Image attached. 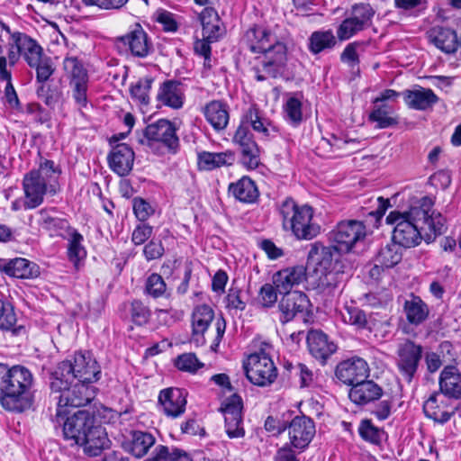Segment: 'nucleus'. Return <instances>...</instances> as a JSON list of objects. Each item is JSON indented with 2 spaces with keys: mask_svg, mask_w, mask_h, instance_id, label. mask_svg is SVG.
<instances>
[{
  "mask_svg": "<svg viewBox=\"0 0 461 461\" xmlns=\"http://www.w3.org/2000/svg\"><path fill=\"white\" fill-rule=\"evenodd\" d=\"M383 394L382 388L372 380H362L354 384L348 393L349 399L357 405H365L378 400Z\"/></svg>",
  "mask_w": 461,
  "mask_h": 461,
  "instance_id": "obj_31",
  "label": "nucleus"
},
{
  "mask_svg": "<svg viewBox=\"0 0 461 461\" xmlns=\"http://www.w3.org/2000/svg\"><path fill=\"white\" fill-rule=\"evenodd\" d=\"M39 225L49 231L50 236H63V231H70L73 228L69 226L67 220L50 215L46 209L39 211Z\"/></svg>",
  "mask_w": 461,
  "mask_h": 461,
  "instance_id": "obj_45",
  "label": "nucleus"
},
{
  "mask_svg": "<svg viewBox=\"0 0 461 461\" xmlns=\"http://www.w3.org/2000/svg\"><path fill=\"white\" fill-rule=\"evenodd\" d=\"M177 127L167 119H159L146 126L141 144L149 146L155 153L175 155L180 149V140L176 134Z\"/></svg>",
  "mask_w": 461,
  "mask_h": 461,
  "instance_id": "obj_8",
  "label": "nucleus"
},
{
  "mask_svg": "<svg viewBox=\"0 0 461 461\" xmlns=\"http://www.w3.org/2000/svg\"><path fill=\"white\" fill-rule=\"evenodd\" d=\"M393 109L388 104L378 105L375 104V108L369 114V120L377 123V127L384 129L396 125L398 123L397 118L393 116Z\"/></svg>",
  "mask_w": 461,
  "mask_h": 461,
  "instance_id": "obj_51",
  "label": "nucleus"
},
{
  "mask_svg": "<svg viewBox=\"0 0 461 461\" xmlns=\"http://www.w3.org/2000/svg\"><path fill=\"white\" fill-rule=\"evenodd\" d=\"M403 96L409 107L416 110H426L438 101V97L429 88L406 90L403 92Z\"/></svg>",
  "mask_w": 461,
  "mask_h": 461,
  "instance_id": "obj_42",
  "label": "nucleus"
},
{
  "mask_svg": "<svg viewBox=\"0 0 461 461\" xmlns=\"http://www.w3.org/2000/svg\"><path fill=\"white\" fill-rule=\"evenodd\" d=\"M72 91V97L79 107H86L88 81L69 84Z\"/></svg>",
  "mask_w": 461,
  "mask_h": 461,
  "instance_id": "obj_62",
  "label": "nucleus"
},
{
  "mask_svg": "<svg viewBox=\"0 0 461 461\" xmlns=\"http://www.w3.org/2000/svg\"><path fill=\"white\" fill-rule=\"evenodd\" d=\"M258 64L252 67L255 77L261 82L268 77L276 78L279 77L286 61V48L281 42H276L273 49L263 53V56L257 58Z\"/></svg>",
  "mask_w": 461,
  "mask_h": 461,
  "instance_id": "obj_14",
  "label": "nucleus"
},
{
  "mask_svg": "<svg viewBox=\"0 0 461 461\" xmlns=\"http://www.w3.org/2000/svg\"><path fill=\"white\" fill-rule=\"evenodd\" d=\"M225 302L226 308L235 312H243L247 306L245 293L241 289L234 286L229 289Z\"/></svg>",
  "mask_w": 461,
  "mask_h": 461,
  "instance_id": "obj_55",
  "label": "nucleus"
},
{
  "mask_svg": "<svg viewBox=\"0 0 461 461\" xmlns=\"http://www.w3.org/2000/svg\"><path fill=\"white\" fill-rule=\"evenodd\" d=\"M158 403L167 416L179 417L185 410L186 392L180 388L164 389L159 393Z\"/></svg>",
  "mask_w": 461,
  "mask_h": 461,
  "instance_id": "obj_25",
  "label": "nucleus"
},
{
  "mask_svg": "<svg viewBox=\"0 0 461 461\" xmlns=\"http://www.w3.org/2000/svg\"><path fill=\"white\" fill-rule=\"evenodd\" d=\"M347 276L344 271L330 269L321 273L319 286L329 294L344 285Z\"/></svg>",
  "mask_w": 461,
  "mask_h": 461,
  "instance_id": "obj_49",
  "label": "nucleus"
},
{
  "mask_svg": "<svg viewBox=\"0 0 461 461\" xmlns=\"http://www.w3.org/2000/svg\"><path fill=\"white\" fill-rule=\"evenodd\" d=\"M306 280V267L294 266L277 271L273 276V283L279 294L292 293L294 286L299 285Z\"/></svg>",
  "mask_w": 461,
  "mask_h": 461,
  "instance_id": "obj_26",
  "label": "nucleus"
},
{
  "mask_svg": "<svg viewBox=\"0 0 461 461\" xmlns=\"http://www.w3.org/2000/svg\"><path fill=\"white\" fill-rule=\"evenodd\" d=\"M185 94L181 83L176 80L164 81L158 91L157 101L172 109H180L184 105Z\"/></svg>",
  "mask_w": 461,
  "mask_h": 461,
  "instance_id": "obj_30",
  "label": "nucleus"
},
{
  "mask_svg": "<svg viewBox=\"0 0 461 461\" xmlns=\"http://www.w3.org/2000/svg\"><path fill=\"white\" fill-rule=\"evenodd\" d=\"M132 203L133 212L136 218L141 222H144L154 212L151 205L140 197H135Z\"/></svg>",
  "mask_w": 461,
  "mask_h": 461,
  "instance_id": "obj_63",
  "label": "nucleus"
},
{
  "mask_svg": "<svg viewBox=\"0 0 461 461\" xmlns=\"http://www.w3.org/2000/svg\"><path fill=\"white\" fill-rule=\"evenodd\" d=\"M17 321L14 307L10 303L0 300V329L10 330L13 335L18 336L25 331L23 325L15 327Z\"/></svg>",
  "mask_w": 461,
  "mask_h": 461,
  "instance_id": "obj_47",
  "label": "nucleus"
},
{
  "mask_svg": "<svg viewBox=\"0 0 461 461\" xmlns=\"http://www.w3.org/2000/svg\"><path fill=\"white\" fill-rule=\"evenodd\" d=\"M116 46L123 50H130L138 58H145L151 50V44L148 41V35L140 24L136 23L124 35L116 39Z\"/></svg>",
  "mask_w": 461,
  "mask_h": 461,
  "instance_id": "obj_21",
  "label": "nucleus"
},
{
  "mask_svg": "<svg viewBox=\"0 0 461 461\" xmlns=\"http://www.w3.org/2000/svg\"><path fill=\"white\" fill-rule=\"evenodd\" d=\"M60 174L59 167L50 159H41L37 169L26 173L23 178V209H35L42 204L46 194L55 195L59 191Z\"/></svg>",
  "mask_w": 461,
  "mask_h": 461,
  "instance_id": "obj_4",
  "label": "nucleus"
},
{
  "mask_svg": "<svg viewBox=\"0 0 461 461\" xmlns=\"http://www.w3.org/2000/svg\"><path fill=\"white\" fill-rule=\"evenodd\" d=\"M155 21L162 26L164 32H176L178 29V22L176 14L164 9H158L155 14Z\"/></svg>",
  "mask_w": 461,
  "mask_h": 461,
  "instance_id": "obj_57",
  "label": "nucleus"
},
{
  "mask_svg": "<svg viewBox=\"0 0 461 461\" xmlns=\"http://www.w3.org/2000/svg\"><path fill=\"white\" fill-rule=\"evenodd\" d=\"M232 142L240 152L241 163L244 167L255 169L259 166L260 149L249 129L240 123L233 135Z\"/></svg>",
  "mask_w": 461,
  "mask_h": 461,
  "instance_id": "obj_18",
  "label": "nucleus"
},
{
  "mask_svg": "<svg viewBox=\"0 0 461 461\" xmlns=\"http://www.w3.org/2000/svg\"><path fill=\"white\" fill-rule=\"evenodd\" d=\"M134 159L135 153L126 143L116 144L107 156L109 167L120 176H126L131 173Z\"/></svg>",
  "mask_w": 461,
  "mask_h": 461,
  "instance_id": "obj_23",
  "label": "nucleus"
},
{
  "mask_svg": "<svg viewBox=\"0 0 461 461\" xmlns=\"http://www.w3.org/2000/svg\"><path fill=\"white\" fill-rule=\"evenodd\" d=\"M152 233L153 227L145 222H141L134 228L131 233V242L135 246L142 245L151 237Z\"/></svg>",
  "mask_w": 461,
  "mask_h": 461,
  "instance_id": "obj_64",
  "label": "nucleus"
},
{
  "mask_svg": "<svg viewBox=\"0 0 461 461\" xmlns=\"http://www.w3.org/2000/svg\"><path fill=\"white\" fill-rule=\"evenodd\" d=\"M145 291L153 298L163 296L166 294L167 285L162 276L156 273L151 274L147 278Z\"/></svg>",
  "mask_w": 461,
  "mask_h": 461,
  "instance_id": "obj_56",
  "label": "nucleus"
},
{
  "mask_svg": "<svg viewBox=\"0 0 461 461\" xmlns=\"http://www.w3.org/2000/svg\"><path fill=\"white\" fill-rule=\"evenodd\" d=\"M366 236V227L363 221L347 220L339 221L330 231V241L342 253H348L354 246L363 241Z\"/></svg>",
  "mask_w": 461,
  "mask_h": 461,
  "instance_id": "obj_12",
  "label": "nucleus"
},
{
  "mask_svg": "<svg viewBox=\"0 0 461 461\" xmlns=\"http://www.w3.org/2000/svg\"><path fill=\"white\" fill-rule=\"evenodd\" d=\"M54 72L55 68L53 66L50 68V74H47L43 78H39L38 74H36V82L38 84L36 88L37 96L50 108H54L62 100L63 96L60 87L49 81Z\"/></svg>",
  "mask_w": 461,
  "mask_h": 461,
  "instance_id": "obj_36",
  "label": "nucleus"
},
{
  "mask_svg": "<svg viewBox=\"0 0 461 461\" xmlns=\"http://www.w3.org/2000/svg\"><path fill=\"white\" fill-rule=\"evenodd\" d=\"M307 344L310 353L319 359L321 364L337 350V346L329 341L328 336L321 330H311L307 335Z\"/></svg>",
  "mask_w": 461,
  "mask_h": 461,
  "instance_id": "obj_29",
  "label": "nucleus"
},
{
  "mask_svg": "<svg viewBox=\"0 0 461 461\" xmlns=\"http://www.w3.org/2000/svg\"><path fill=\"white\" fill-rule=\"evenodd\" d=\"M439 390L448 398L461 399V373L456 366H447L441 371Z\"/></svg>",
  "mask_w": 461,
  "mask_h": 461,
  "instance_id": "obj_34",
  "label": "nucleus"
},
{
  "mask_svg": "<svg viewBox=\"0 0 461 461\" xmlns=\"http://www.w3.org/2000/svg\"><path fill=\"white\" fill-rule=\"evenodd\" d=\"M68 257L74 267L78 269L79 263L86 257V250L82 242L84 238L76 229L68 232Z\"/></svg>",
  "mask_w": 461,
  "mask_h": 461,
  "instance_id": "obj_46",
  "label": "nucleus"
},
{
  "mask_svg": "<svg viewBox=\"0 0 461 461\" xmlns=\"http://www.w3.org/2000/svg\"><path fill=\"white\" fill-rule=\"evenodd\" d=\"M101 369L89 353H76L73 361H62L50 375V387L55 391L66 385V380L94 384L99 380Z\"/></svg>",
  "mask_w": 461,
  "mask_h": 461,
  "instance_id": "obj_5",
  "label": "nucleus"
},
{
  "mask_svg": "<svg viewBox=\"0 0 461 461\" xmlns=\"http://www.w3.org/2000/svg\"><path fill=\"white\" fill-rule=\"evenodd\" d=\"M279 212L284 229L291 230L298 240H312L320 233V226L312 221L313 211L311 206H299L288 197L281 203Z\"/></svg>",
  "mask_w": 461,
  "mask_h": 461,
  "instance_id": "obj_6",
  "label": "nucleus"
},
{
  "mask_svg": "<svg viewBox=\"0 0 461 461\" xmlns=\"http://www.w3.org/2000/svg\"><path fill=\"white\" fill-rule=\"evenodd\" d=\"M154 79L150 77L140 78L130 88L131 96L140 104L148 105L149 103V91Z\"/></svg>",
  "mask_w": 461,
  "mask_h": 461,
  "instance_id": "obj_53",
  "label": "nucleus"
},
{
  "mask_svg": "<svg viewBox=\"0 0 461 461\" xmlns=\"http://www.w3.org/2000/svg\"><path fill=\"white\" fill-rule=\"evenodd\" d=\"M286 429L288 444L298 453H303L309 447L316 433L314 421L305 415L295 416Z\"/></svg>",
  "mask_w": 461,
  "mask_h": 461,
  "instance_id": "obj_19",
  "label": "nucleus"
},
{
  "mask_svg": "<svg viewBox=\"0 0 461 461\" xmlns=\"http://www.w3.org/2000/svg\"><path fill=\"white\" fill-rule=\"evenodd\" d=\"M156 443L155 437L148 431L131 430L130 435L122 442L123 450L131 456L143 457Z\"/></svg>",
  "mask_w": 461,
  "mask_h": 461,
  "instance_id": "obj_28",
  "label": "nucleus"
},
{
  "mask_svg": "<svg viewBox=\"0 0 461 461\" xmlns=\"http://www.w3.org/2000/svg\"><path fill=\"white\" fill-rule=\"evenodd\" d=\"M175 365L179 370L190 373H195L203 366L194 353H185L178 356Z\"/></svg>",
  "mask_w": 461,
  "mask_h": 461,
  "instance_id": "obj_58",
  "label": "nucleus"
},
{
  "mask_svg": "<svg viewBox=\"0 0 461 461\" xmlns=\"http://www.w3.org/2000/svg\"><path fill=\"white\" fill-rule=\"evenodd\" d=\"M247 378L255 385H271L277 377V368L270 356L260 349L249 356L244 363Z\"/></svg>",
  "mask_w": 461,
  "mask_h": 461,
  "instance_id": "obj_11",
  "label": "nucleus"
},
{
  "mask_svg": "<svg viewBox=\"0 0 461 461\" xmlns=\"http://www.w3.org/2000/svg\"><path fill=\"white\" fill-rule=\"evenodd\" d=\"M207 122L217 131L224 130L230 120L229 106L220 100L209 102L203 109Z\"/></svg>",
  "mask_w": 461,
  "mask_h": 461,
  "instance_id": "obj_33",
  "label": "nucleus"
},
{
  "mask_svg": "<svg viewBox=\"0 0 461 461\" xmlns=\"http://www.w3.org/2000/svg\"><path fill=\"white\" fill-rule=\"evenodd\" d=\"M336 42V38L330 30L314 32L309 39V50L313 54H319L325 50L332 49Z\"/></svg>",
  "mask_w": 461,
  "mask_h": 461,
  "instance_id": "obj_50",
  "label": "nucleus"
},
{
  "mask_svg": "<svg viewBox=\"0 0 461 461\" xmlns=\"http://www.w3.org/2000/svg\"><path fill=\"white\" fill-rule=\"evenodd\" d=\"M434 201L429 196L413 198L404 212L392 211L386 222L393 225V241L403 248H412L424 240L433 241L446 230V220L440 213L431 212Z\"/></svg>",
  "mask_w": 461,
  "mask_h": 461,
  "instance_id": "obj_1",
  "label": "nucleus"
},
{
  "mask_svg": "<svg viewBox=\"0 0 461 461\" xmlns=\"http://www.w3.org/2000/svg\"><path fill=\"white\" fill-rule=\"evenodd\" d=\"M33 375L23 366L0 364V403L7 411L23 412L32 404Z\"/></svg>",
  "mask_w": 461,
  "mask_h": 461,
  "instance_id": "obj_2",
  "label": "nucleus"
},
{
  "mask_svg": "<svg viewBox=\"0 0 461 461\" xmlns=\"http://www.w3.org/2000/svg\"><path fill=\"white\" fill-rule=\"evenodd\" d=\"M402 257L401 246L394 241L381 248L375 258V267L370 271L371 276L379 274V268L393 267L401 262Z\"/></svg>",
  "mask_w": 461,
  "mask_h": 461,
  "instance_id": "obj_40",
  "label": "nucleus"
},
{
  "mask_svg": "<svg viewBox=\"0 0 461 461\" xmlns=\"http://www.w3.org/2000/svg\"><path fill=\"white\" fill-rule=\"evenodd\" d=\"M240 123L247 129L251 127L254 131L262 134L266 138L270 136L271 131H276V128L271 126V123L263 116L262 112L255 104L251 105L241 116Z\"/></svg>",
  "mask_w": 461,
  "mask_h": 461,
  "instance_id": "obj_39",
  "label": "nucleus"
},
{
  "mask_svg": "<svg viewBox=\"0 0 461 461\" xmlns=\"http://www.w3.org/2000/svg\"><path fill=\"white\" fill-rule=\"evenodd\" d=\"M343 320L346 323L355 326L357 330H366L377 339H384L389 333V322L378 318V313L366 314L356 306H346Z\"/></svg>",
  "mask_w": 461,
  "mask_h": 461,
  "instance_id": "obj_13",
  "label": "nucleus"
},
{
  "mask_svg": "<svg viewBox=\"0 0 461 461\" xmlns=\"http://www.w3.org/2000/svg\"><path fill=\"white\" fill-rule=\"evenodd\" d=\"M375 11L369 4H356L352 6L350 15L339 26L337 35L340 41L348 40L359 32L372 25Z\"/></svg>",
  "mask_w": 461,
  "mask_h": 461,
  "instance_id": "obj_16",
  "label": "nucleus"
},
{
  "mask_svg": "<svg viewBox=\"0 0 461 461\" xmlns=\"http://www.w3.org/2000/svg\"><path fill=\"white\" fill-rule=\"evenodd\" d=\"M282 294L283 296L278 303L280 322L285 324L298 317L304 319L311 307L307 295L300 291L283 293Z\"/></svg>",
  "mask_w": 461,
  "mask_h": 461,
  "instance_id": "obj_17",
  "label": "nucleus"
},
{
  "mask_svg": "<svg viewBox=\"0 0 461 461\" xmlns=\"http://www.w3.org/2000/svg\"><path fill=\"white\" fill-rule=\"evenodd\" d=\"M243 40L249 49L254 53H264L273 49L276 42H278L268 30L258 25H253L248 29Z\"/></svg>",
  "mask_w": 461,
  "mask_h": 461,
  "instance_id": "obj_27",
  "label": "nucleus"
},
{
  "mask_svg": "<svg viewBox=\"0 0 461 461\" xmlns=\"http://www.w3.org/2000/svg\"><path fill=\"white\" fill-rule=\"evenodd\" d=\"M440 398L438 392H434L423 404L425 415L438 423H446L455 413V409L450 408L446 401Z\"/></svg>",
  "mask_w": 461,
  "mask_h": 461,
  "instance_id": "obj_32",
  "label": "nucleus"
},
{
  "mask_svg": "<svg viewBox=\"0 0 461 461\" xmlns=\"http://www.w3.org/2000/svg\"><path fill=\"white\" fill-rule=\"evenodd\" d=\"M25 113L35 122L43 124L50 120V113L38 103H30L26 105Z\"/></svg>",
  "mask_w": 461,
  "mask_h": 461,
  "instance_id": "obj_61",
  "label": "nucleus"
},
{
  "mask_svg": "<svg viewBox=\"0 0 461 461\" xmlns=\"http://www.w3.org/2000/svg\"><path fill=\"white\" fill-rule=\"evenodd\" d=\"M144 461H211L203 456V453H197L195 458L183 449L173 447L171 450L164 445H158L152 455Z\"/></svg>",
  "mask_w": 461,
  "mask_h": 461,
  "instance_id": "obj_38",
  "label": "nucleus"
},
{
  "mask_svg": "<svg viewBox=\"0 0 461 461\" xmlns=\"http://www.w3.org/2000/svg\"><path fill=\"white\" fill-rule=\"evenodd\" d=\"M63 434L65 439L82 447L89 456H99L111 443L104 428L96 425L93 415L86 411H78L66 419Z\"/></svg>",
  "mask_w": 461,
  "mask_h": 461,
  "instance_id": "obj_3",
  "label": "nucleus"
},
{
  "mask_svg": "<svg viewBox=\"0 0 461 461\" xmlns=\"http://www.w3.org/2000/svg\"><path fill=\"white\" fill-rule=\"evenodd\" d=\"M367 362L358 357L341 361L336 367V377L347 385H353L369 376Z\"/></svg>",
  "mask_w": 461,
  "mask_h": 461,
  "instance_id": "obj_22",
  "label": "nucleus"
},
{
  "mask_svg": "<svg viewBox=\"0 0 461 461\" xmlns=\"http://www.w3.org/2000/svg\"><path fill=\"white\" fill-rule=\"evenodd\" d=\"M60 390L50 388V396L57 402L56 420L60 422L68 413V408H79L90 403L95 397L96 389L92 384L66 380Z\"/></svg>",
  "mask_w": 461,
  "mask_h": 461,
  "instance_id": "obj_7",
  "label": "nucleus"
},
{
  "mask_svg": "<svg viewBox=\"0 0 461 461\" xmlns=\"http://www.w3.org/2000/svg\"><path fill=\"white\" fill-rule=\"evenodd\" d=\"M340 253L333 244L323 246L320 242H315L311 245L308 252V262L316 265V271L321 273L335 268Z\"/></svg>",
  "mask_w": 461,
  "mask_h": 461,
  "instance_id": "obj_24",
  "label": "nucleus"
},
{
  "mask_svg": "<svg viewBox=\"0 0 461 461\" xmlns=\"http://www.w3.org/2000/svg\"><path fill=\"white\" fill-rule=\"evenodd\" d=\"M234 162V154L231 151L208 152L203 151L198 154V166L203 170H212L225 165H231Z\"/></svg>",
  "mask_w": 461,
  "mask_h": 461,
  "instance_id": "obj_44",
  "label": "nucleus"
},
{
  "mask_svg": "<svg viewBox=\"0 0 461 461\" xmlns=\"http://www.w3.org/2000/svg\"><path fill=\"white\" fill-rule=\"evenodd\" d=\"M63 68L69 78V84L88 81V73L82 60L77 57H66Z\"/></svg>",
  "mask_w": 461,
  "mask_h": 461,
  "instance_id": "obj_48",
  "label": "nucleus"
},
{
  "mask_svg": "<svg viewBox=\"0 0 461 461\" xmlns=\"http://www.w3.org/2000/svg\"><path fill=\"white\" fill-rule=\"evenodd\" d=\"M3 270L10 276L22 279H32L40 275L39 266L23 258L10 260L4 266Z\"/></svg>",
  "mask_w": 461,
  "mask_h": 461,
  "instance_id": "obj_41",
  "label": "nucleus"
},
{
  "mask_svg": "<svg viewBox=\"0 0 461 461\" xmlns=\"http://www.w3.org/2000/svg\"><path fill=\"white\" fill-rule=\"evenodd\" d=\"M361 438L375 446H381L386 433L383 429L375 427L370 420H361L358 427Z\"/></svg>",
  "mask_w": 461,
  "mask_h": 461,
  "instance_id": "obj_52",
  "label": "nucleus"
},
{
  "mask_svg": "<svg viewBox=\"0 0 461 461\" xmlns=\"http://www.w3.org/2000/svg\"><path fill=\"white\" fill-rule=\"evenodd\" d=\"M129 312L131 321L138 326L147 324L151 316L149 308L140 300H133L131 303Z\"/></svg>",
  "mask_w": 461,
  "mask_h": 461,
  "instance_id": "obj_54",
  "label": "nucleus"
},
{
  "mask_svg": "<svg viewBox=\"0 0 461 461\" xmlns=\"http://www.w3.org/2000/svg\"><path fill=\"white\" fill-rule=\"evenodd\" d=\"M241 411L242 400L236 393L230 396L221 407L224 415L225 432L230 438H240L245 436Z\"/></svg>",
  "mask_w": 461,
  "mask_h": 461,
  "instance_id": "obj_20",
  "label": "nucleus"
},
{
  "mask_svg": "<svg viewBox=\"0 0 461 461\" xmlns=\"http://www.w3.org/2000/svg\"><path fill=\"white\" fill-rule=\"evenodd\" d=\"M429 41L445 53H454L458 48V37L455 31L434 26L428 32Z\"/></svg>",
  "mask_w": 461,
  "mask_h": 461,
  "instance_id": "obj_35",
  "label": "nucleus"
},
{
  "mask_svg": "<svg viewBox=\"0 0 461 461\" xmlns=\"http://www.w3.org/2000/svg\"><path fill=\"white\" fill-rule=\"evenodd\" d=\"M422 353V346L411 339H406L398 345L396 366L402 379L408 384L412 382L417 374Z\"/></svg>",
  "mask_w": 461,
  "mask_h": 461,
  "instance_id": "obj_15",
  "label": "nucleus"
},
{
  "mask_svg": "<svg viewBox=\"0 0 461 461\" xmlns=\"http://www.w3.org/2000/svg\"><path fill=\"white\" fill-rule=\"evenodd\" d=\"M407 321L411 325H420L429 317V309L423 300L413 294H409L402 305Z\"/></svg>",
  "mask_w": 461,
  "mask_h": 461,
  "instance_id": "obj_37",
  "label": "nucleus"
},
{
  "mask_svg": "<svg viewBox=\"0 0 461 461\" xmlns=\"http://www.w3.org/2000/svg\"><path fill=\"white\" fill-rule=\"evenodd\" d=\"M277 289L273 284H265L258 293V302L264 308H271L277 301Z\"/></svg>",
  "mask_w": 461,
  "mask_h": 461,
  "instance_id": "obj_60",
  "label": "nucleus"
},
{
  "mask_svg": "<svg viewBox=\"0 0 461 461\" xmlns=\"http://www.w3.org/2000/svg\"><path fill=\"white\" fill-rule=\"evenodd\" d=\"M229 192L240 202L251 203L258 197V191L254 181L243 176L229 185Z\"/></svg>",
  "mask_w": 461,
  "mask_h": 461,
  "instance_id": "obj_43",
  "label": "nucleus"
},
{
  "mask_svg": "<svg viewBox=\"0 0 461 461\" xmlns=\"http://www.w3.org/2000/svg\"><path fill=\"white\" fill-rule=\"evenodd\" d=\"M11 38L27 65L36 70L39 78L50 74V68L54 66L53 62L44 54L42 47L36 40L20 32H13Z\"/></svg>",
  "mask_w": 461,
  "mask_h": 461,
  "instance_id": "obj_10",
  "label": "nucleus"
},
{
  "mask_svg": "<svg viewBox=\"0 0 461 461\" xmlns=\"http://www.w3.org/2000/svg\"><path fill=\"white\" fill-rule=\"evenodd\" d=\"M285 112L286 118L294 125H298L303 120L302 103L301 101L292 96L288 98L285 104Z\"/></svg>",
  "mask_w": 461,
  "mask_h": 461,
  "instance_id": "obj_59",
  "label": "nucleus"
},
{
  "mask_svg": "<svg viewBox=\"0 0 461 461\" xmlns=\"http://www.w3.org/2000/svg\"><path fill=\"white\" fill-rule=\"evenodd\" d=\"M214 321L216 330L211 349L214 352L220 346L226 330V321L222 316L215 318L214 311L207 304L196 306L192 313V341L197 346H203L206 342L204 333Z\"/></svg>",
  "mask_w": 461,
  "mask_h": 461,
  "instance_id": "obj_9",
  "label": "nucleus"
}]
</instances>
